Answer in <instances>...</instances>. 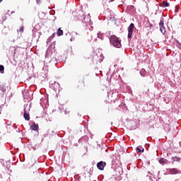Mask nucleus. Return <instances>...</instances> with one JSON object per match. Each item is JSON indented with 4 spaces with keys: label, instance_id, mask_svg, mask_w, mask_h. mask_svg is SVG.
<instances>
[{
    "label": "nucleus",
    "instance_id": "obj_1",
    "mask_svg": "<svg viewBox=\"0 0 181 181\" xmlns=\"http://www.w3.org/2000/svg\"><path fill=\"white\" fill-rule=\"evenodd\" d=\"M110 42L114 47H117V49H119L121 47V40H119V37H117L115 35H111L110 37Z\"/></svg>",
    "mask_w": 181,
    "mask_h": 181
},
{
    "label": "nucleus",
    "instance_id": "obj_2",
    "mask_svg": "<svg viewBox=\"0 0 181 181\" xmlns=\"http://www.w3.org/2000/svg\"><path fill=\"white\" fill-rule=\"evenodd\" d=\"M30 106L26 105L24 107V113L23 117L25 121H30Z\"/></svg>",
    "mask_w": 181,
    "mask_h": 181
},
{
    "label": "nucleus",
    "instance_id": "obj_3",
    "mask_svg": "<svg viewBox=\"0 0 181 181\" xmlns=\"http://www.w3.org/2000/svg\"><path fill=\"white\" fill-rule=\"evenodd\" d=\"M165 19L163 18H161L160 23H159V26H160V30L163 35H165L166 33V28H165Z\"/></svg>",
    "mask_w": 181,
    "mask_h": 181
},
{
    "label": "nucleus",
    "instance_id": "obj_4",
    "mask_svg": "<svg viewBox=\"0 0 181 181\" xmlns=\"http://www.w3.org/2000/svg\"><path fill=\"white\" fill-rule=\"evenodd\" d=\"M134 28H135V25L132 23L128 28V39L132 38V33H134Z\"/></svg>",
    "mask_w": 181,
    "mask_h": 181
},
{
    "label": "nucleus",
    "instance_id": "obj_5",
    "mask_svg": "<svg viewBox=\"0 0 181 181\" xmlns=\"http://www.w3.org/2000/svg\"><path fill=\"white\" fill-rule=\"evenodd\" d=\"M106 165H107V163H105V162L100 161V162L98 163L97 168H98V169H99V170H104V168H105Z\"/></svg>",
    "mask_w": 181,
    "mask_h": 181
},
{
    "label": "nucleus",
    "instance_id": "obj_6",
    "mask_svg": "<svg viewBox=\"0 0 181 181\" xmlns=\"http://www.w3.org/2000/svg\"><path fill=\"white\" fill-rule=\"evenodd\" d=\"M136 151L137 153H141V152H144L145 149H144L142 146H139L136 147Z\"/></svg>",
    "mask_w": 181,
    "mask_h": 181
},
{
    "label": "nucleus",
    "instance_id": "obj_7",
    "mask_svg": "<svg viewBox=\"0 0 181 181\" xmlns=\"http://www.w3.org/2000/svg\"><path fill=\"white\" fill-rule=\"evenodd\" d=\"M57 35L58 36H63V30H62V28H59L57 31Z\"/></svg>",
    "mask_w": 181,
    "mask_h": 181
},
{
    "label": "nucleus",
    "instance_id": "obj_8",
    "mask_svg": "<svg viewBox=\"0 0 181 181\" xmlns=\"http://www.w3.org/2000/svg\"><path fill=\"white\" fill-rule=\"evenodd\" d=\"M30 129H32V131H37V125H36V124L34 123L33 125L30 126Z\"/></svg>",
    "mask_w": 181,
    "mask_h": 181
},
{
    "label": "nucleus",
    "instance_id": "obj_9",
    "mask_svg": "<svg viewBox=\"0 0 181 181\" xmlns=\"http://www.w3.org/2000/svg\"><path fill=\"white\" fill-rule=\"evenodd\" d=\"M171 173H173V175H176L177 173V170H176V168L171 169Z\"/></svg>",
    "mask_w": 181,
    "mask_h": 181
},
{
    "label": "nucleus",
    "instance_id": "obj_10",
    "mask_svg": "<svg viewBox=\"0 0 181 181\" xmlns=\"http://www.w3.org/2000/svg\"><path fill=\"white\" fill-rule=\"evenodd\" d=\"M5 70V67L4 66V65H0V73H4Z\"/></svg>",
    "mask_w": 181,
    "mask_h": 181
},
{
    "label": "nucleus",
    "instance_id": "obj_11",
    "mask_svg": "<svg viewBox=\"0 0 181 181\" xmlns=\"http://www.w3.org/2000/svg\"><path fill=\"white\" fill-rule=\"evenodd\" d=\"M173 160H174V162H179V160H180V158H179V157H173Z\"/></svg>",
    "mask_w": 181,
    "mask_h": 181
},
{
    "label": "nucleus",
    "instance_id": "obj_12",
    "mask_svg": "<svg viewBox=\"0 0 181 181\" xmlns=\"http://www.w3.org/2000/svg\"><path fill=\"white\" fill-rule=\"evenodd\" d=\"M163 6L164 8H166V7L169 6V3H168V2H166V1H163Z\"/></svg>",
    "mask_w": 181,
    "mask_h": 181
},
{
    "label": "nucleus",
    "instance_id": "obj_13",
    "mask_svg": "<svg viewBox=\"0 0 181 181\" xmlns=\"http://www.w3.org/2000/svg\"><path fill=\"white\" fill-rule=\"evenodd\" d=\"M159 163H160L161 165H163V163H165V159L164 158H160L159 160Z\"/></svg>",
    "mask_w": 181,
    "mask_h": 181
},
{
    "label": "nucleus",
    "instance_id": "obj_14",
    "mask_svg": "<svg viewBox=\"0 0 181 181\" xmlns=\"http://www.w3.org/2000/svg\"><path fill=\"white\" fill-rule=\"evenodd\" d=\"M140 74H141V76H145V71H144V70L141 71H140Z\"/></svg>",
    "mask_w": 181,
    "mask_h": 181
},
{
    "label": "nucleus",
    "instance_id": "obj_15",
    "mask_svg": "<svg viewBox=\"0 0 181 181\" xmlns=\"http://www.w3.org/2000/svg\"><path fill=\"white\" fill-rule=\"evenodd\" d=\"M21 32H23V27H20V30Z\"/></svg>",
    "mask_w": 181,
    "mask_h": 181
},
{
    "label": "nucleus",
    "instance_id": "obj_16",
    "mask_svg": "<svg viewBox=\"0 0 181 181\" xmlns=\"http://www.w3.org/2000/svg\"><path fill=\"white\" fill-rule=\"evenodd\" d=\"M37 4H39L40 2V0H36Z\"/></svg>",
    "mask_w": 181,
    "mask_h": 181
},
{
    "label": "nucleus",
    "instance_id": "obj_17",
    "mask_svg": "<svg viewBox=\"0 0 181 181\" xmlns=\"http://www.w3.org/2000/svg\"><path fill=\"white\" fill-rule=\"evenodd\" d=\"M54 33L52 35V37H54Z\"/></svg>",
    "mask_w": 181,
    "mask_h": 181
},
{
    "label": "nucleus",
    "instance_id": "obj_18",
    "mask_svg": "<svg viewBox=\"0 0 181 181\" xmlns=\"http://www.w3.org/2000/svg\"><path fill=\"white\" fill-rule=\"evenodd\" d=\"M82 83H83V86H84V81H82Z\"/></svg>",
    "mask_w": 181,
    "mask_h": 181
},
{
    "label": "nucleus",
    "instance_id": "obj_19",
    "mask_svg": "<svg viewBox=\"0 0 181 181\" xmlns=\"http://www.w3.org/2000/svg\"><path fill=\"white\" fill-rule=\"evenodd\" d=\"M2 1H3V0H0V4H1V2H2Z\"/></svg>",
    "mask_w": 181,
    "mask_h": 181
}]
</instances>
